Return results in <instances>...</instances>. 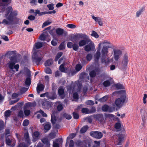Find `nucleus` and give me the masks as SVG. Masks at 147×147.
<instances>
[{
  "mask_svg": "<svg viewBox=\"0 0 147 147\" xmlns=\"http://www.w3.org/2000/svg\"><path fill=\"white\" fill-rule=\"evenodd\" d=\"M113 80L112 79L106 80L103 83V85L105 87L109 86L110 85L111 82Z\"/></svg>",
  "mask_w": 147,
  "mask_h": 147,
  "instance_id": "b1692460",
  "label": "nucleus"
},
{
  "mask_svg": "<svg viewBox=\"0 0 147 147\" xmlns=\"http://www.w3.org/2000/svg\"><path fill=\"white\" fill-rule=\"evenodd\" d=\"M51 22L50 21L48 20L47 21L45 22L42 24V27L44 28L46 26L49 25L51 24Z\"/></svg>",
  "mask_w": 147,
  "mask_h": 147,
  "instance_id": "a19ab883",
  "label": "nucleus"
},
{
  "mask_svg": "<svg viewBox=\"0 0 147 147\" xmlns=\"http://www.w3.org/2000/svg\"><path fill=\"white\" fill-rule=\"evenodd\" d=\"M31 77L30 74L29 73L25 81V84L27 86H29L31 84Z\"/></svg>",
  "mask_w": 147,
  "mask_h": 147,
  "instance_id": "a211bd4d",
  "label": "nucleus"
},
{
  "mask_svg": "<svg viewBox=\"0 0 147 147\" xmlns=\"http://www.w3.org/2000/svg\"><path fill=\"white\" fill-rule=\"evenodd\" d=\"M113 96L120 95L121 96L120 98H118L115 100V104L116 106L118 107H121L122 103H123L126 98V93L125 91L124 90L116 91L113 93Z\"/></svg>",
  "mask_w": 147,
  "mask_h": 147,
  "instance_id": "7ed1b4c3",
  "label": "nucleus"
},
{
  "mask_svg": "<svg viewBox=\"0 0 147 147\" xmlns=\"http://www.w3.org/2000/svg\"><path fill=\"white\" fill-rule=\"evenodd\" d=\"M102 109L103 111H108L109 112H111L112 111L110 110L109 109V107L107 105L103 106L102 107Z\"/></svg>",
  "mask_w": 147,
  "mask_h": 147,
  "instance_id": "c756f323",
  "label": "nucleus"
},
{
  "mask_svg": "<svg viewBox=\"0 0 147 147\" xmlns=\"http://www.w3.org/2000/svg\"><path fill=\"white\" fill-rule=\"evenodd\" d=\"M122 126V125H121L120 123L118 122L115 124V127L117 130L119 131L121 130Z\"/></svg>",
  "mask_w": 147,
  "mask_h": 147,
  "instance_id": "c85d7f7f",
  "label": "nucleus"
},
{
  "mask_svg": "<svg viewBox=\"0 0 147 147\" xmlns=\"http://www.w3.org/2000/svg\"><path fill=\"white\" fill-rule=\"evenodd\" d=\"M6 143L7 145L11 147H13L15 146L16 142L14 139H13L11 140H10L8 138H6Z\"/></svg>",
  "mask_w": 147,
  "mask_h": 147,
  "instance_id": "ddd939ff",
  "label": "nucleus"
},
{
  "mask_svg": "<svg viewBox=\"0 0 147 147\" xmlns=\"http://www.w3.org/2000/svg\"><path fill=\"white\" fill-rule=\"evenodd\" d=\"M24 138L27 142V144L25 145L23 143H19L18 147H28L30 144V141L29 139V134L28 132L25 133L24 135Z\"/></svg>",
  "mask_w": 147,
  "mask_h": 147,
  "instance_id": "0eeeda50",
  "label": "nucleus"
},
{
  "mask_svg": "<svg viewBox=\"0 0 147 147\" xmlns=\"http://www.w3.org/2000/svg\"><path fill=\"white\" fill-rule=\"evenodd\" d=\"M45 71L48 74H51L52 73V71L51 69L49 67H46L45 69Z\"/></svg>",
  "mask_w": 147,
  "mask_h": 147,
  "instance_id": "a18cd8bd",
  "label": "nucleus"
},
{
  "mask_svg": "<svg viewBox=\"0 0 147 147\" xmlns=\"http://www.w3.org/2000/svg\"><path fill=\"white\" fill-rule=\"evenodd\" d=\"M91 17L94 20L95 22H97L101 19V18L99 17H95L94 15H92Z\"/></svg>",
  "mask_w": 147,
  "mask_h": 147,
  "instance_id": "4c0bfd02",
  "label": "nucleus"
},
{
  "mask_svg": "<svg viewBox=\"0 0 147 147\" xmlns=\"http://www.w3.org/2000/svg\"><path fill=\"white\" fill-rule=\"evenodd\" d=\"M99 73V70L98 69H96L95 70H93L90 73V76L91 77H94L97 74Z\"/></svg>",
  "mask_w": 147,
  "mask_h": 147,
  "instance_id": "5701e85b",
  "label": "nucleus"
},
{
  "mask_svg": "<svg viewBox=\"0 0 147 147\" xmlns=\"http://www.w3.org/2000/svg\"><path fill=\"white\" fill-rule=\"evenodd\" d=\"M82 66L80 64L77 65L76 67V69L77 71H79L82 68Z\"/></svg>",
  "mask_w": 147,
  "mask_h": 147,
  "instance_id": "4d7b16f0",
  "label": "nucleus"
},
{
  "mask_svg": "<svg viewBox=\"0 0 147 147\" xmlns=\"http://www.w3.org/2000/svg\"><path fill=\"white\" fill-rule=\"evenodd\" d=\"M76 135L75 134H72L69 135V136L67 137V142L65 145L66 147H67L68 146V144H67V141L69 140L70 138L72 139L74 138L75 136Z\"/></svg>",
  "mask_w": 147,
  "mask_h": 147,
  "instance_id": "c9c22d12",
  "label": "nucleus"
},
{
  "mask_svg": "<svg viewBox=\"0 0 147 147\" xmlns=\"http://www.w3.org/2000/svg\"><path fill=\"white\" fill-rule=\"evenodd\" d=\"M44 86L42 84H38L36 88V90L38 93H39L40 91H42L44 89Z\"/></svg>",
  "mask_w": 147,
  "mask_h": 147,
  "instance_id": "4be33fe9",
  "label": "nucleus"
},
{
  "mask_svg": "<svg viewBox=\"0 0 147 147\" xmlns=\"http://www.w3.org/2000/svg\"><path fill=\"white\" fill-rule=\"evenodd\" d=\"M64 117L67 119H71V116L70 115L65 113L63 115Z\"/></svg>",
  "mask_w": 147,
  "mask_h": 147,
  "instance_id": "6e6d98bb",
  "label": "nucleus"
},
{
  "mask_svg": "<svg viewBox=\"0 0 147 147\" xmlns=\"http://www.w3.org/2000/svg\"><path fill=\"white\" fill-rule=\"evenodd\" d=\"M83 39L81 40L79 42V45L80 47H82L90 41V40L88 36L84 38Z\"/></svg>",
  "mask_w": 147,
  "mask_h": 147,
  "instance_id": "9d476101",
  "label": "nucleus"
},
{
  "mask_svg": "<svg viewBox=\"0 0 147 147\" xmlns=\"http://www.w3.org/2000/svg\"><path fill=\"white\" fill-rule=\"evenodd\" d=\"M46 32L43 33L40 36L39 39L41 40H44L46 37Z\"/></svg>",
  "mask_w": 147,
  "mask_h": 147,
  "instance_id": "72a5a7b5",
  "label": "nucleus"
},
{
  "mask_svg": "<svg viewBox=\"0 0 147 147\" xmlns=\"http://www.w3.org/2000/svg\"><path fill=\"white\" fill-rule=\"evenodd\" d=\"M145 10V7H142L140 8L136 13V16L137 18L139 17Z\"/></svg>",
  "mask_w": 147,
  "mask_h": 147,
  "instance_id": "412c9836",
  "label": "nucleus"
},
{
  "mask_svg": "<svg viewBox=\"0 0 147 147\" xmlns=\"http://www.w3.org/2000/svg\"><path fill=\"white\" fill-rule=\"evenodd\" d=\"M129 60V55L127 53H125L122 57V61L121 63L122 69L125 68L127 66Z\"/></svg>",
  "mask_w": 147,
  "mask_h": 147,
  "instance_id": "423d86ee",
  "label": "nucleus"
},
{
  "mask_svg": "<svg viewBox=\"0 0 147 147\" xmlns=\"http://www.w3.org/2000/svg\"><path fill=\"white\" fill-rule=\"evenodd\" d=\"M40 133L38 131H36L32 134L33 139L32 141L34 142H36L38 138Z\"/></svg>",
  "mask_w": 147,
  "mask_h": 147,
  "instance_id": "2eb2a0df",
  "label": "nucleus"
},
{
  "mask_svg": "<svg viewBox=\"0 0 147 147\" xmlns=\"http://www.w3.org/2000/svg\"><path fill=\"white\" fill-rule=\"evenodd\" d=\"M117 137L118 139L116 144L118 145H120L124 140V136L122 134H119L118 135Z\"/></svg>",
  "mask_w": 147,
  "mask_h": 147,
  "instance_id": "f3484780",
  "label": "nucleus"
},
{
  "mask_svg": "<svg viewBox=\"0 0 147 147\" xmlns=\"http://www.w3.org/2000/svg\"><path fill=\"white\" fill-rule=\"evenodd\" d=\"M88 129V126L86 125L82 127L80 131V133L81 134H83L85 133L87 130Z\"/></svg>",
  "mask_w": 147,
  "mask_h": 147,
  "instance_id": "473e14b6",
  "label": "nucleus"
},
{
  "mask_svg": "<svg viewBox=\"0 0 147 147\" xmlns=\"http://www.w3.org/2000/svg\"><path fill=\"white\" fill-rule=\"evenodd\" d=\"M15 54V53L13 51H9L6 54V55L9 58H10V60L12 59L11 58H15L14 57Z\"/></svg>",
  "mask_w": 147,
  "mask_h": 147,
  "instance_id": "aec40b11",
  "label": "nucleus"
},
{
  "mask_svg": "<svg viewBox=\"0 0 147 147\" xmlns=\"http://www.w3.org/2000/svg\"><path fill=\"white\" fill-rule=\"evenodd\" d=\"M78 38H84L86 37H87L88 36L84 34H77L76 36Z\"/></svg>",
  "mask_w": 147,
  "mask_h": 147,
  "instance_id": "2f4dec72",
  "label": "nucleus"
},
{
  "mask_svg": "<svg viewBox=\"0 0 147 147\" xmlns=\"http://www.w3.org/2000/svg\"><path fill=\"white\" fill-rule=\"evenodd\" d=\"M64 93V89L62 87H60L59 88L58 90V93L59 96L62 98H63L62 97V95Z\"/></svg>",
  "mask_w": 147,
  "mask_h": 147,
  "instance_id": "7c9ffc66",
  "label": "nucleus"
},
{
  "mask_svg": "<svg viewBox=\"0 0 147 147\" xmlns=\"http://www.w3.org/2000/svg\"><path fill=\"white\" fill-rule=\"evenodd\" d=\"M66 26L70 28H74L76 27V26L75 25L71 24H67Z\"/></svg>",
  "mask_w": 147,
  "mask_h": 147,
  "instance_id": "603ef678",
  "label": "nucleus"
},
{
  "mask_svg": "<svg viewBox=\"0 0 147 147\" xmlns=\"http://www.w3.org/2000/svg\"><path fill=\"white\" fill-rule=\"evenodd\" d=\"M86 103L89 105H93L94 104V102L92 100H88L86 102Z\"/></svg>",
  "mask_w": 147,
  "mask_h": 147,
  "instance_id": "bf43d9fd",
  "label": "nucleus"
},
{
  "mask_svg": "<svg viewBox=\"0 0 147 147\" xmlns=\"http://www.w3.org/2000/svg\"><path fill=\"white\" fill-rule=\"evenodd\" d=\"M65 61V59L64 57L61 58L58 61V63L60 64L61 63H63L59 67V70L62 72H64L65 71V69L64 67V65H65V63L64 62Z\"/></svg>",
  "mask_w": 147,
  "mask_h": 147,
  "instance_id": "1a4fd4ad",
  "label": "nucleus"
},
{
  "mask_svg": "<svg viewBox=\"0 0 147 147\" xmlns=\"http://www.w3.org/2000/svg\"><path fill=\"white\" fill-rule=\"evenodd\" d=\"M89 44L85 46L84 47L85 50L86 51H89L91 50H94L95 49L94 43L91 41L89 42Z\"/></svg>",
  "mask_w": 147,
  "mask_h": 147,
  "instance_id": "9b49d317",
  "label": "nucleus"
},
{
  "mask_svg": "<svg viewBox=\"0 0 147 147\" xmlns=\"http://www.w3.org/2000/svg\"><path fill=\"white\" fill-rule=\"evenodd\" d=\"M56 97V95L55 92L48 93L47 94V98L48 99L54 100Z\"/></svg>",
  "mask_w": 147,
  "mask_h": 147,
  "instance_id": "6ab92c4d",
  "label": "nucleus"
},
{
  "mask_svg": "<svg viewBox=\"0 0 147 147\" xmlns=\"http://www.w3.org/2000/svg\"><path fill=\"white\" fill-rule=\"evenodd\" d=\"M73 49L75 51L77 50L79 48L78 46L76 44H74L72 47Z\"/></svg>",
  "mask_w": 147,
  "mask_h": 147,
  "instance_id": "13d9d810",
  "label": "nucleus"
},
{
  "mask_svg": "<svg viewBox=\"0 0 147 147\" xmlns=\"http://www.w3.org/2000/svg\"><path fill=\"white\" fill-rule=\"evenodd\" d=\"M91 35L92 36H94L96 38H98L99 37L97 33L94 31H92Z\"/></svg>",
  "mask_w": 147,
  "mask_h": 147,
  "instance_id": "de8ad7c7",
  "label": "nucleus"
},
{
  "mask_svg": "<svg viewBox=\"0 0 147 147\" xmlns=\"http://www.w3.org/2000/svg\"><path fill=\"white\" fill-rule=\"evenodd\" d=\"M41 140L44 144H46L47 146H50L49 142L47 138H44L42 139Z\"/></svg>",
  "mask_w": 147,
  "mask_h": 147,
  "instance_id": "a878e982",
  "label": "nucleus"
},
{
  "mask_svg": "<svg viewBox=\"0 0 147 147\" xmlns=\"http://www.w3.org/2000/svg\"><path fill=\"white\" fill-rule=\"evenodd\" d=\"M53 63V60L51 59L47 60L45 63V66H49L52 65Z\"/></svg>",
  "mask_w": 147,
  "mask_h": 147,
  "instance_id": "cd10ccee",
  "label": "nucleus"
},
{
  "mask_svg": "<svg viewBox=\"0 0 147 147\" xmlns=\"http://www.w3.org/2000/svg\"><path fill=\"white\" fill-rule=\"evenodd\" d=\"M73 44L71 42H68L67 44V47L70 48H71L72 47Z\"/></svg>",
  "mask_w": 147,
  "mask_h": 147,
  "instance_id": "0e129e2a",
  "label": "nucleus"
},
{
  "mask_svg": "<svg viewBox=\"0 0 147 147\" xmlns=\"http://www.w3.org/2000/svg\"><path fill=\"white\" fill-rule=\"evenodd\" d=\"M111 60V59L105 57H102L101 58V62L102 63L107 65L109 64Z\"/></svg>",
  "mask_w": 147,
  "mask_h": 147,
  "instance_id": "4468645a",
  "label": "nucleus"
},
{
  "mask_svg": "<svg viewBox=\"0 0 147 147\" xmlns=\"http://www.w3.org/2000/svg\"><path fill=\"white\" fill-rule=\"evenodd\" d=\"M51 128V125L49 123L46 124L44 127L45 129L46 130H49Z\"/></svg>",
  "mask_w": 147,
  "mask_h": 147,
  "instance_id": "ea45409f",
  "label": "nucleus"
},
{
  "mask_svg": "<svg viewBox=\"0 0 147 147\" xmlns=\"http://www.w3.org/2000/svg\"><path fill=\"white\" fill-rule=\"evenodd\" d=\"M29 123V121L28 120H25L23 123V125L24 126H26L28 125Z\"/></svg>",
  "mask_w": 147,
  "mask_h": 147,
  "instance_id": "680f3d73",
  "label": "nucleus"
},
{
  "mask_svg": "<svg viewBox=\"0 0 147 147\" xmlns=\"http://www.w3.org/2000/svg\"><path fill=\"white\" fill-rule=\"evenodd\" d=\"M63 108L62 104L59 103L57 106V109L58 111H60L62 110Z\"/></svg>",
  "mask_w": 147,
  "mask_h": 147,
  "instance_id": "864d4df0",
  "label": "nucleus"
},
{
  "mask_svg": "<svg viewBox=\"0 0 147 147\" xmlns=\"http://www.w3.org/2000/svg\"><path fill=\"white\" fill-rule=\"evenodd\" d=\"M62 54L63 53L62 52H60L58 53L55 57V61H57L58 59L62 55Z\"/></svg>",
  "mask_w": 147,
  "mask_h": 147,
  "instance_id": "e433bc0d",
  "label": "nucleus"
},
{
  "mask_svg": "<svg viewBox=\"0 0 147 147\" xmlns=\"http://www.w3.org/2000/svg\"><path fill=\"white\" fill-rule=\"evenodd\" d=\"M101 46H103L101 51V54L102 57H106L107 55L108 49L111 48L112 47L110 42L107 40H105L100 43L98 45V49L97 50L96 53L94 55L96 61L98 60L100 57V49Z\"/></svg>",
  "mask_w": 147,
  "mask_h": 147,
  "instance_id": "f257e3e1",
  "label": "nucleus"
},
{
  "mask_svg": "<svg viewBox=\"0 0 147 147\" xmlns=\"http://www.w3.org/2000/svg\"><path fill=\"white\" fill-rule=\"evenodd\" d=\"M82 112L84 114H87L88 113V109L86 108H83L82 110Z\"/></svg>",
  "mask_w": 147,
  "mask_h": 147,
  "instance_id": "8fccbe9b",
  "label": "nucleus"
},
{
  "mask_svg": "<svg viewBox=\"0 0 147 147\" xmlns=\"http://www.w3.org/2000/svg\"><path fill=\"white\" fill-rule=\"evenodd\" d=\"M11 115V111L9 110L6 111L4 115L6 118L9 117Z\"/></svg>",
  "mask_w": 147,
  "mask_h": 147,
  "instance_id": "79ce46f5",
  "label": "nucleus"
},
{
  "mask_svg": "<svg viewBox=\"0 0 147 147\" xmlns=\"http://www.w3.org/2000/svg\"><path fill=\"white\" fill-rule=\"evenodd\" d=\"M58 41L57 39H54L51 41V44L54 46H55L57 45Z\"/></svg>",
  "mask_w": 147,
  "mask_h": 147,
  "instance_id": "09e8293b",
  "label": "nucleus"
},
{
  "mask_svg": "<svg viewBox=\"0 0 147 147\" xmlns=\"http://www.w3.org/2000/svg\"><path fill=\"white\" fill-rule=\"evenodd\" d=\"M65 45L64 43V42H62L61 43L59 46V49H60L61 50V49H64L65 48Z\"/></svg>",
  "mask_w": 147,
  "mask_h": 147,
  "instance_id": "5fc2aeb1",
  "label": "nucleus"
},
{
  "mask_svg": "<svg viewBox=\"0 0 147 147\" xmlns=\"http://www.w3.org/2000/svg\"><path fill=\"white\" fill-rule=\"evenodd\" d=\"M73 97L75 99V100H77L78 98V94L77 93H74L73 94Z\"/></svg>",
  "mask_w": 147,
  "mask_h": 147,
  "instance_id": "69168bd1",
  "label": "nucleus"
},
{
  "mask_svg": "<svg viewBox=\"0 0 147 147\" xmlns=\"http://www.w3.org/2000/svg\"><path fill=\"white\" fill-rule=\"evenodd\" d=\"M109 98V95H106L105 96H104L103 97L99 99L98 100L101 102H104L106 101Z\"/></svg>",
  "mask_w": 147,
  "mask_h": 147,
  "instance_id": "f704fd0d",
  "label": "nucleus"
},
{
  "mask_svg": "<svg viewBox=\"0 0 147 147\" xmlns=\"http://www.w3.org/2000/svg\"><path fill=\"white\" fill-rule=\"evenodd\" d=\"M62 141L60 139H58L55 141L53 142V147H59V145H61L62 144Z\"/></svg>",
  "mask_w": 147,
  "mask_h": 147,
  "instance_id": "dca6fc26",
  "label": "nucleus"
},
{
  "mask_svg": "<svg viewBox=\"0 0 147 147\" xmlns=\"http://www.w3.org/2000/svg\"><path fill=\"white\" fill-rule=\"evenodd\" d=\"M42 46V42H38L35 43L34 46L33 51L32 52V58L33 61L35 62H39L42 58V55L40 51L36 52L35 48L40 49Z\"/></svg>",
  "mask_w": 147,
  "mask_h": 147,
  "instance_id": "f03ea898",
  "label": "nucleus"
},
{
  "mask_svg": "<svg viewBox=\"0 0 147 147\" xmlns=\"http://www.w3.org/2000/svg\"><path fill=\"white\" fill-rule=\"evenodd\" d=\"M91 144L90 142L88 141L86 143L85 142H82L79 141H78L75 143L77 146L82 147H91Z\"/></svg>",
  "mask_w": 147,
  "mask_h": 147,
  "instance_id": "6e6552de",
  "label": "nucleus"
},
{
  "mask_svg": "<svg viewBox=\"0 0 147 147\" xmlns=\"http://www.w3.org/2000/svg\"><path fill=\"white\" fill-rule=\"evenodd\" d=\"M39 113L43 117H46L47 116V115L45 113H44L42 110H40L37 111V113Z\"/></svg>",
  "mask_w": 147,
  "mask_h": 147,
  "instance_id": "052dcab7",
  "label": "nucleus"
},
{
  "mask_svg": "<svg viewBox=\"0 0 147 147\" xmlns=\"http://www.w3.org/2000/svg\"><path fill=\"white\" fill-rule=\"evenodd\" d=\"M42 105L45 106L44 108H47L51 106L49 102L46 100H44L43 101Z\"/></svg>",
  "mask_w": 147,
  "mask_h": 147,
  "instance_id": "393cba45",
  "label": "nucleus"
},
{
  "mask_svg": "<svg viewBox=\"0 0 147 147\" xmlns=\"http://www.w3.org/2000/svg\"><path fill=\"white\" fill-rule=\"evenodd\" d=\"M53 4H50L47 5L49 10H52L54 9Z\"/></svg>",
  "mask_w": 147,
  "mask_h": 147,
  "instance_id": "e2e57ef3",
  "label": "nucleus"
},
{
  "mask_svg": "<svg viewBox=\"0 0 147 147\" xmlns=\"http://www.w3.org/2000/svg\"><path fill=\"white\" fill-rule=\"evenodd\" d=\"M12 9L11 7H9L7 9L5 16L8 20L4 19L2 23L5 24H11L15 20V18L12 16Z\"/></svg>",
  "mask_w": 147,
  "mask_h": 147,
  "instance_id": "20e7f679",
  "label": "nucleus"
},
{
  "mask_svg": "<svg viewBox=\"0 0 147 147\" xmlns=\"http://www.w3.org/2000/svg\"><path fill=\"white\" fill-rule=\"evenodd\" d=\"M115 87L117 89H121L123 88V86L120 84H117L115 85Z\"/></svg>",
  "mask_w": 147,
  "mask_h": 147,
  "instance_id": "c03bdc74",
  "label": "nucleus"
},
{
  "mask_svg": "<svg viewBox=\"0 0 147 147\" xmlns=\"http://www.w3.org/2000/svg\"><path fill=\"white\" fill-rule=\"evenodd\" d=\"M4 125L3 121L1 120H0V130L4 128Z\"/></svg>",
  "mask_w": 147,
  "mask_h": 147,
  "instance_id": "3c124183",
  "label": "nucleus"
},
{
  "mask_svg": "<svg viewBox=\"0 0 147 147\" xmlns=\"http://www.w3.org/2000/svg\"><path fill=\"white\" fill-rule=\"evenodd\" d=\"M51 121L52 123L54 124L56 122V118L53 114H52L51 115Z\"/></svg>",
  "mask_w": 147,
  "mask_h": 147,
  "instance_id": "37998d69",
  "label": "nucleus"
},
{
  "mask_svg": "<svg viewBox=\"0 0 147 147\" xmlns=\"http://www.w3.org/2000/svg\"><path fill=\"white\" fill-rule=\"evenodd\" d=\"M73 116L74 118L76 119H78L79 117L78 114L76 112L73 113Z\"/></svg>",
  "mask_w": 147,
  "mask_h": 147,
  "instance_id": "338daca9",
  "label": "nucleus"
},
{
  "mask_svg": "<svg viewBox=\"0 0 147 147\" xmlns=\"http://www.w3.org/2000/svg\"><path fill=\"white\" fill-rule=\"evenodd\" d=\"M90 135L95 138L100 139L102 136V134L98 131L92 132L90 133Z\"/></svg>",
  "mask_w": 147,
  "mask_h": 147,
  "instance_id": "f8f14e48",
  "label": "nucleus"
},
{
  "mask_svg": "<svg viewBox=\"0 0 147 147\" xmlns=\"http://www.w3.org/2000/svg\"><path fill=\"white\" fill-rule=\"evenodd\" d=\"M24 112L26 116H28L30 114V111L29 110L26 109L24 110Z\"/></svg>",
  "mask_w": 147,
  "mask_h": 147,
  "instance_id": "49530a36",
  "label": "nucleus"
},
{
  "mask_svg": "<svg viewBox=\"0 0 147 147\" xmlns=\"http://www.w3.org/2000/svg\"><path fill=\"white\" fill-rule=\"evenodd\" d=\"M19 99L18 98H16V100H11L10 101L9 104L10 105H12L18 102L19 100Z\"/></svg>",
  "mask_w": 147,
  "mask_h": 147,
  "instance_id": "774afa93",
  "label": "nucleus"
},
{
  "mask_svg": "<svg viewBox=\"0 0 147 147\" xmlns=\"http://www.w3.org/2000/svg\"><path fill=\"white\" fill-rule=\"evenodd\" d=\"M114 54L117 55L119 57L121 55L122 53L121 51L119 50H115L114 51Z\"/></svg>",
  "mask_w": 147,
  "mask_h": 147,
  "instance_id": "58836bf2",
  "label": "nucleus"
},
{
  "mask_svg": "<svg viewBox=\"0 0 147 147\" xmlns=\"http://www.w3.org/2000/svg\"><path fill=\"white\" fill-rule=\"evenodd\" d=\"M56 32L57 35H61L63 32V30L60 28H58L56 30Z\"/></svg>",
  "mask_w": 147,
  "mask_h": 147,
  "instance_id": "bb28decb",
  "label": "nucleus"
},
{
  "mask_svg": "<svg viewBox=\"0 0 147 147\" xmlns=\"http://www.w3.org/2000/svg\"><path fill=\"white\" fill-rule=\"evenodd\" d=\"M11 60L8 63L7 65L9 68L12 70V73L11 74L12 75L14 74V71L13 70L14 69H15L17 71H18V69L19 67V65L18 64L15 65V63H17V61L15 58H11Z\"/></svg>",
  "mask_w": 147,
  "mask_h": 147,
  "instance_id": "39448f33",
  "label": "nucleus"
}]
</instances>
